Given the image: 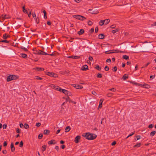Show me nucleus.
Instances as JSON below:
<instances>
[{"mask_svg":"<svg viewBox=\"0 0 156 156\" xmlns=\"http://www.w3.org/2000/svg\"><path fill=\"white\" fill-rule=\"evenodd\" d=\"M88 58H89V59L90 61H91L93 60V57L90 56H89Z\"/></svg>","mask_w":156,"mask_h":156,"instance_id":"52","label":"nucleus"},{"mask_svg":"<svg viewBox=\"0 0 156 156\" xmlns=\"http://www.w3.org/2000/svg\"><path fill=\"white\" fill-rule=\"evenodd\" d=\"M156 131H154L151 132L150 134V135L151 136H154V135L156 134Z\"/></svg>","mask_w":156,"mask_h":156,"instance_id":"23","label":"nucleus"},{"mask_svg":"<svg viewBox=\"0 0 156 156\" xmlns=\"http://www.w3.org/2000/svg\"><path fill=\"white\" fill-rule=\"evenodd\" d=\"M43 149H42V151H44L46 149L47 147V146L46 145H44L42 147Z\"/></svg>","mask_w":156,"mask_h":156,"instance_id":"31","label":"nucleus"},{"mask_svg":"<svg viewBox=\"0 0 156 156\" xmlns=\"http://www.w3.org/2000/svg\"><path fill=\"white\" fill-rule=\"evenodd\" d=\"M115 25H112L110 26V27L112 29H113L115 28Z\"/></svg>","mask_w":156,"mask_h":156,"instance_id":"62","label":"nucleus"},{"mask_svg":"<svg viewBox=\"0 0 156 156\" xmlns=\"http://www.w3.org/2000/svg\"><path fill=\"white\" fill-rule=\"evenodd\" d=\"M21 56L23 58H26L27 57V55L26 54L22 53L21 54Z\"/></svg>","mask_w":156,"mask_h":156,"instance_id":"24","label":"nucleus"},{"mask_svg":"<svg viewBox=\"0 0 156 156\" xmlns=\"http://www.w3.org/2000/svg\"><path fill=\"white\" fill-rule=\"evenodd\" d=\"M99 38L100 39H103L104 38V35L103 34H100L98 35Z\"/></svg>","mask_w":156,"mask_h":156,"instance_id":"18","label":"nucleus"},{"mask_svg":"<svg viewBox=\"0 0 156 156\" xmlns=\"http://www.w3.org/2000/svg\"><path fill=\"white\" fill-rule=\"evenodd\" d=\"M128 77L126 75V74L124 75L122 77V79H123V80H125L127 79H128Z\"/></svg>","mask_w":156,"mask_h":156,"instance_id":"28","label":"nucleus"},{"mask_svg":"<svg viewBox=\"0 0 156 156\" xmlns=\"http://www.w3.org/2000/svg\"><path fill=\"white\" fill-rule=\"evenodd\" d=\"M24 126L25 128L26 129H27L29 127V125L26 123L24 124Z\"/></svg>","mask_w":156,"mask_h":156,"instance_id":"36","label":"nucleus"},{"mask_svg":"<svg viewBox=\"0 0 156 156\" xmlns=\"http://www.w3.org/2000/svg\"><path fill=\"white\" fill-rule=\"evenodd\" d=\"M88 25H91L92 24V22L90 20H89L88 23Z\"/></svg>","mask_w":156,"mask_h":156,"instance_id":"53","label":"nucleus"},{"mask_svg":"<svg viewBox=\"0 0 156 156\" xmlns=\"http://www.w3.org/2000/svg\"><path fill=\"white\" fill-rule=\"evenodd\" d=\"M41 125V124L40 122H38L36 123V126L37 127L40 126Z\"/></svg>","mask_w":156,"mask_h":156,"instance_id":"47","label":"nucleus"},{"mask_svg":"<svg viewBox=\"0 0 156 156\" xmlns=\"http://www.w3.org/2000/svg\"><path fill=\"white\" fill-rule=\"evenodd\" d=\"M72 94L70 92L68 91V92L67 94V95L68 96H70Z\"/></svg>","mask_w":156,"mask_h":156,"instance_id":"55","label":"nucleus"},{"mask_svg":"<svg viewBox=\"0 0 156 156\" xmlns=\"http://www.w3.org/2000/svg\"><path fill=\"white\" fill-rule=\"evenodd\" d=\"M88 69V66L87 65H84L82 66L81 67V69L82 70H86Z\"/></svg>","mask_w":156,"mask_h":156,"instance_id":"11","label":"nucleus"},{"mask_svg":"<svg viewBox=\"0 0 156 156\" xmlns=\"http://www.w3.org/2000/svg\"><path fill=\"white\" fill-rule=\"evenodd\" d=\"M9 37V35H6V34H5L3 35V38L4 39H6Z\"/></svg>","mask_w":156,"mask_h":156,"instance_id":"22","label":"nucleus"},{"mask_svg":"<svg viewBox=\"0 0 156 156\" xmlns=\"http://www.w3.org/2000/svg\"><path fill=\"white\" fill-rule=\"evenodd\" d=\"M55 149L57 150V151H58L59 150V147L58 146H56L55 147Z\"/></svg>","mask_w":156,"mask_h":156,"instance_id":"60","label":"nucleus"},{"mask_svg":"<svg viewBox=\"0 0 156 156\" xmlns=\"http://www.w3.org/2000/svg\"><path fill=\"white\" fill-rule=\"evenodd\" d=\"M153 125L152 124L149 125L148 126V128L150 129L152 128L153 127Z\"/></svg>","mask_w":156,"mask_h":156,"instance_id":"51","label":"nucleus"},{"mask_svg":"<svg viewBox=\"0 0 156 156\" xmlns=\"http://www.w3.org/2000/svg\"><path fill=\"white\" fill-rule=\"evenodd\" d=\"M144 86L145 88H148L150 87L149 85L146 84H144Z\"/></svg>","mask_w":156,"mask_h":156,"instance_id":"49","label":"nucleus"},{"mask_svg":"<svg viewBox=\"0 0 156 156\" xmlns=\"http://www.w3.org/2000/svg\"><path fill=\"white\" fill-rule=\"evenodd\" d=\"M1 42L8 43L9 42V41L5 40H2V41H0V42Z\"/></svg>","mask_w":156,"mask_h":156,"instance_id":"43","label":"nucleus"},{"mask_svg":"<svg viewBox=\"0 0 156 156\" xmlns=\"http://www.w3.org/2000/svg\"><path fill=\"white\" fill-rule=\"evenodd\" d=\"M97 77L98 78H101L102 77V75L100 73H98L97 75Z\"/></svg>","mask_w":156,"mask_h":156,"instance_id":"40","label":"nucleus"},{"mask_svg":"<svg viewBox=\"0 0 156 156\" xmlns=\"http://www.w3.org/2000/svg\"><path fill=\"white\" fill-rule=\"evenodd\" d=\"M70 129V127L69 126H67L65 129V131L66 132H69Z\"/></svg>","mask_w":156,"mask_h":156,"instance_id":"19","label":"nucleus"},{"mask_svg":"<svg viewBox=\"0 0 156 156\" xmlns=\"http://www.w3.org/2000/svg\"><path fill=\"white\" fill-rule=\"evenodd\" d=\"M23 12L25 13L28 14V12L25 9V6H23Z\"/></svg>","mask_w":156,"mask_h":156,"instance_id":"29","label":"nucleus"},{"mask_svg":"<svg viewBox=\"0 0 156 156\" xmlns=\"http://www.w3.org/2000/svg\"><path fill=\"white\" fill-rule=\"evenodd\" d=\"M35 79L37 80H42V78L41 77H40L38 76H35Z\"/></svg>","mask_w":156,"mask_h":156,"instance_id":"33","label":"nucleus"},{"mask_svg":"<svg viewBox=\"0 0 156 156\" xmlns=\"http://www.w3.org/2000/svg\"><path fill=\"white\" fill-rule=\"evenodd\" d=\"M89 12L93 14H97L99 12L97 9H90L89 10Z\"/></svg>","mask_w":156,"mask_h":156,"instance_id":"5","label":"nucleus"},{"mask_svg":"<svg viewBox=\"0 0 156 156\" xmlns=\"http://www.w3.org/2000/svg\"><path fill=\"white\" fill-rule=\"evenodd\" d=\"M10 16L7 15H2L0 17V19L2 20H5V19H10Z\"/></svg>","mask_w":156,"mask_h":156,"instance_id":"7","label":"nucleus"},{"mask_svg":"<svg viewBox=\"0 0 156 156\" xmlns=\"http://www.w3.org/2000/svg\"><path fill=\"white\" fill-rule=\"evenodd\" d=\"M105 69L106 71H108L109 70V67L108 66H106L105 68Z\"/></svg>","mask_w":156,"mask_h":156,"instance_id":"50","label":"nucleus"},{"mask_svg":"<svg viewBox=\"0 0 156 156\" xmlns=\"http://www.w3.org/2000/svg\"><path fill=\"white\" fill-rule=\"evenodd\" d=\"M116 89L113 88L110 89H109V90H111L113 92H115L116 91Z\"/></svg>","mask_w":156,"mask_h":156,"instance_id":"46","label":"nucleus"},{"mask_svg":"<svg viewBox=\"0 0 156 156\" xmlns=\"http://www.w3.org/2000/svg\"><path fill=\"white\" fill-rule=\"evenodd\" d=\"M7 145V143L6 141H4L3 143V146L4 147L6 146Z\"/></svg>","mask_w":156,"mask_h":156,"instance_id":"58","label":"nucleus"},{"mask_svg":"<svg viewBox=\"0 0 156 156\" xmlns=\"http://www.w3.org/2000/svg\"><path fill=\"white\" fill-rule=\"evenodd\" d=\"M137 140H139L140 138V136H136Z\"/></svg>","mask_w":156,"mask_h":156,"instance_id":"63","label":"nucleus"},{"mask_svg":"<svg viewBox=\"0 0 156 156\" xmlns=\"http://www.w3.org/2000/svg\"><path fill=\"white\" fill-rule=\"evenodd\" d=\"M104 21H105V22H104V24L105 25L107 24L110 22L109 20H104Z\"/></svg>","mask_w":156,"mask_h":156,"instance_id":"41","label":"nucleus"},{"mask_svg":"<svg viewBox=\"0 0 156 156\" xmlns=\"http://www.w3.org/2000/svg\"><path fill=\"white\" fill-rule=\"evenodd\" d=\"M68 58L74 59H78L80 58V56H72L68 57Z\"/></svg>","mask_w":156,"mask_h":156,"instance_id":"16","label":"nucleus"},{"mask_svg":"<svg viewBox=\"0 0 156 156\" xmlns=\"http://www.w3.org/2000/svg\"><path fill=\"white\" fill-rule=\"evenodd\" d=\"M84 32V30L83 29H81L80 31L77 33L79 35H81L83 34Z\"/></svg>","mask_w":156,"mask_h":156,"instance_id":"15","label":"nucleus"},{"mask_svg":"<svg viewBox=\"0 0 156 156\" xmlns=\"http://www.w3.org/2000/svg\"><path fill=\"white\" fill-rule=\"evenodd\" d=\"M47 24L49 25H50L51 24V22L50 21H47Z\"/></svg>","mask_w":156,"mask_h":156,"instance_id":"61","label":"nucleus"},{"mask_svg":"<svg viewBox=\"0 0 156 156\" xmlns=\"http://www.w3.org/2000/svg\"><path fill=\"white\" fill-rule=\"evenodd\" d=\"M150 64V62H148L147 64H145L144 65V66H143L142 68H145V67H146L149 64Z\"/></svg>","mask_w":156,"mask_h":156,"instance_id":"44","label":"nucleus"},{"mask_svg":"<svg viewBox=\"0 0 156 156\" xmlns=\"http://www.w3.org/2000/svg\"><path fill=\"white\" fill-rule=\"evenodd\" d=\"M140 145H141V143H139L137 144H136L133 147H140Z\"/></svg>","mask_w":156,"mask_h":156,"instance_id":"32","label":"nucleus"},{"mask_svg":"<svg viewBox=\"0 0 156 156\" xmlns=\"http://www.w3.org/2000/svg\"><path fill=\"white\" fill-rule=\"evenodd\" d=\"M21 48L24 50L25 51H28V50L27 49L23 47H22Z\"/></svg>","mask_w":156,"mask_h":156,"instance_id":"45","label":"nucleus"},{"mask_svg":"<svg viewBox=\"0 0 156 156\" xmlns=\"http://www.w3.org/2000/svg\"><path fill=\"white\" fill-rule=\"evenodd\" d=\"M11 148L12 151L14 152L15 150V148L14 146V144L13 143H11Z\"/></svg>","mask_w":156,"mask_h":156,"instance_id":"14","label":"nucleus"},{"mask_svg":"<svg viewBox=\"0 0 156 156\" xmlns=\"http://www.w3.org/2000/svg\"><path fill=\"white\" fill-rule=\"evenodd\" d=\"M19 76L14 75H10L8 76L7 78V81L9 82L11 80H16L18 79Z\"/></svg>","mask_w":156,"mask_h":156,"instance_id":"2","label":"nucleus"},{"mask_svg":"<svg viewBox=\"0 0 156 156\" xmlns=\"http://www.w3.org/2000/svg\"><path fill=\"white\" fill-rule=\"evenodd\" d=\"M104 22H105V21L104 20H101L99 23L100 25L101 26L103 25L104 24Z\"/></svg>","mask_w":156,"mask_h":156,"instance_id":"27","label":"nucleus"},{"mask_svg":"<svg viewBox=\"0 0 156 156\" xmlns=\"http://www.w3.org/2000/svg\"><path fill=\"white\" fill-rule=\"evenodd\" d=\"M43 12L44 13V19H47V16H46V11L45 10H44L43 11Z\"/></svg>","mask_w":156,"mask_h":156,"instance_id":"26","label":"nucleus"},{"mask_svg":"<svg viewBox=\"0 0 156 156\" xmlns=\"http://www.w3.org/2000/svg\"><path fill=\"white\" fill-rule=\"evenodd\" d=\"M69 71L68 70H66L64 71V74L65 75L68 74L69 73Z\"/></svg>","mask_w":156,"mask_h":156,"instance_id":"38","label":"nucleus"},{"mask_svg":"<svg viewBox=\"0 0 156 156\" xmlns=\"http://www.w3.org/2000/svg\"><path fill=\"white\" fill-rule=\"evenodd\" d=\"M43 134L41 133L38 136V138L39 139H41L43 137Z\"/></svg>","mask_w":156,"mask_h":156,"instance_id":"35","label":"nucleus"},{"mask_svg":"<svg viewBox=\"0 0 156 156\" xmlns=\"http://www.w3.org/2000/svg\"><path fill=\"white\" fill-rule=\"evenodd\" d=\"M23 143L22 141H21L20 142V147H22L23 146Z\"/></svg>","mask_w":156,"mask_h":156,"instance_id":"48","label":"nucleus"},{"mask_svg":"<svg viewBox=\"0 0 156 156\" xmlns=\"http://www.w3.org/2000/svg\"><path fill=\"white\" fill-rule=\"evenodd\" d=\"M33 50L34 51V53L36 54L43 55H49L46 52L42 51L41 50H37L36 49V48H34L33 49Z\"/></svg>","mask_w":156,"mask_h":156,"instance_id":"3","label":"nucleus"},{"mask_svg":"<svg viewBox=\"0 0 156 156\" xmlns=\"http://www.w3.org/2000/svg\"><path fill=\"white\" fill-rule=\"evenodd\" d=\"M63 98L66 99V102L69 101V96H68V97H67V98H64V97H63Z\"/></svg>","mask_w":156,"mask_h":156,"instance_id":"42","label":"nucleus"},{"mask_svg":"<svg viewBox=\"0 0 156 156\" xmlns=\"http://www.w3.org/2000/svg\"><path fill=\"white\" fill-rule=\"evenodd\" d=\"M92 93L93 94V95H96L97 94V93L96 92L94 91H92Z\"/></svg>","mask_w":156,"mask_h":156,"instance_id":"54","label":"nucleus"},{"mask_svg":"<svg viewBox=\"0 0 156 156\" xmlns=\"http://www.w3.org/2000/svg\"><path fill=\"white\" fill-rule=\"evenodd\" d=\"M48 144H56V142H55L54 140H51L48 142Z\"/></svg>","mask_w":156,"mask_h":156,"instance_id":"12","label":"nucleus"},{"mask_svg":"<svg viewBox=\"0 0 156 156\" xmlns=\"http://www.w3.org/2000/svg\"><path fill=\"white\" fill-rule=\"evenodd\" d=\"M35 69L37 70V71H43L44 70V69L43 68H39L36 67L35 68Z\"/></svg>","mask_w":156,"mask_h":156,"instance_id":"17","label":"nucleus"},{"mask_svg":"<svg viewBox=\"0 0 156 156\" xmlns=\"http://www.w3.org/2000/svg\"><path fill=\"white\" fill-rule=\"evenodd\" d=\"M95 68L98 70H101V68L100 67L99 65H97L95 67Z\"/></svg>","mask_w":156,"mask_h":156,"instance_id":"34","label":"nucleus"},{"mask_svg":"<svg viewBox=\"0 0 156 156\" xmlns=\"http://www.w3.org/2000/svg\"><path fill=\"white\" fill-rule=\"evenodd\" d=\"M122 58L126 60H128L129 59V56L126 55H124L123 56Z\"/></svg>","mask_w":156,"mask_h":156,"instance_id":"25","label":"nucleus"},{"mask_svg":"<svg viewBox=\"0 0 156 156\" xmlns=\"http://www.w3.org/2000/svg\"><path fill=\"white\" fill-rule=\"evenodd\" d=\"M116 144V142L115 141L113 142L111 144L113 146L115 145Z\"/></svg>","mask_w":156,"mask_h":156,"instance_id":"59","label":"nucleus"},{"mask_svg":"<svg viewBox=\"0 0 156 156\" xmlns=\"http://www.w3.org/2000/svg\"><path fill=\"white\" fill-rule=\"evenodd\" d=\"M113 69H114V70L113 71L115 72H116V71H117V67L116 66H115L114 68H113Z\"/></svg>","mask_w":156,"mask_h":156,"instance_id":"64","label":"nucleus"},{"mask_svg":"<svg viewBox=\"0 0 156 156\" xmlns=\"http://www.w3.org/2000/svg\"><path fill=\"white\" fill-rule=\"evenodd\" d=\"M47 74L49 76L53 77H56L57 76V75L56 74L52 72H48Z\"/></svg>","mask_w":156,"mask_h":156,"instance_id":"8","label":"nucleus"},{"mask_svg":"<svg viewBox=\"0 0 156 156\" xmlns=\"http://www.w3.org/2000/svg\"><path fill=\"white\" fill-rule=\"evenodd\" d=\"M73 16V18L77 20H82L83 19H86L85 17L80 15H74Z\"/></svg>","mask_w":156,"mask_h":156,"instance_id":"4","label":"nucleus"},{"mask_svg":"<svg viewBox=\"0 0 156 156\" xmlns=\"http://www.w3.org/2000/svg\"><path fill=\"white\" fill-rule=\"evenodd\" d=\"M53 88L61 92L62 89L58 86H55L54 85H51V86Z\"/></svg>","mask_w":156,"mask_h":156,"instance_id":"6","label":"nucleus"},{"mask_svg":"<svg viewBox=\"0 0 156 156\" xmlns=\"http://www.w3.org/2000/svg\"><path fill=\"white\" fill-rule=\"evenodd\" d=\"M113 95V94L112 93H108L107 94V96L108 97H111Z\"/></svg>","mask_w":156,"mask_h":156,"instance_id":"39","label":"nucleus"},{"mask_svg":"<svg viewBox=\"0 0 156 156\" xmlns=\"http://www.w3.org/2000/svg\"><path fill=\"white\" fill-rule=\"evenodd\" d=\"M94 31V28H91L90 30V31L91 33H93Z\"/></svg>","mask_w":156,"mask_h":156,"instance_id":"57","label":"nucleus"},{"mask_svg":"<svg viewBox=\"0 0 156 156\" xmlns=\"http://www.w3.org/2000/svg\"><path fill=\"white\" fill-rule=\"evenodd\" d=\"M82 136L85 138L89 140H93L96 138L97 135L94 134L90 133H83Z\"/></svg>","mask_w":156,"mask_h":156,"instance_id":"1","label":"nucleus"},{"mask_svg":"<svg viewBox=\"0 0 156 156\" xmlns=\"http://www.w3.org/2000/svg\"><path fill=\"white\" fill-rule=\"evenodd\" d=\"M7 126V125L4 124L3 125V129H5L6 128Z\"/></svg>","mask_w":156,"mask_h":156,"instance_id":"56","label":"nucleus"},{"mask_svg":"<svg viewBox=\"0 0 156 156\" xmlns=\"http://www.w3.org/2000/svg\"><path fill=\"white\" fill-rule=\"evenodd\" d=\"M61 92H63L65 94L67 95L68 92V91L66 90L62 89Z\"/></svg>","mask_w":156,"mask_h":156,"instance_id":"20","label":"nucleus"},{"mask_svg":"<svg viewBox=\"0 0 156 156\" xmlns=\"http://www.w3.org/2000/svg\"><path fill=\"white\" fill-rule=\"evenodd\" d=\"M80 139V136H77L75 138L74 141L76 143H78L79 142V140Z\"/></svg>","mask_w":156,"mask_h":156,"instance_id":"9","label":"nucleus"},{"mask_svg":"<svg viewBox=\"0 0 156 156\" xmlns=\"http://www.w3.org/2000/svg\"><path fill=\"white\" fill-rule=\"evenodd\" d=\"M73 86L76 89H82L83 88L82 86L78 84L74 85Z\"/></svg>","mask_w":156,"mask_h":156,"instance_id":"10","label":"nucleus"},{"mask_svg":"<svg viewBox=\"0 0 156 156\" xmlns=\"http://www.w3.org/2000/svg\"><path fill=\"white\" fill-rule=\"evenodd\" d=\"M32 15L33 17V18L35 20H37V19H38V17H37L35 13L34 12L32 13Z\"/></svg>","mask_w":156,"mask_h":156,"instance_id":"21","label":"nucleus"},{"mask_svg":"<svg viewBox=\"0 0 156 156\" xmlns=\"http://www.w3.org/2000/svg\"><path fill=\"white\" fill-rule=\"evenodd\" d=\"M118 31V30L117 29H116L113 30L112 31V33L113 34H114L115 33L117 32Z\"/></svg>","mask_w":156,"mask_h":156,"instance_id":"37","label":"nucleus"},{"mask_svg":"<svg viewBox=\"0 0 156 156\" xmlns=\"http://www.w3.org/2000/svg\"><path fill=\"white\" fill-rule=\"evenodd\" d=\"M103 101V99H101L100 101L99 105L98 106V108H101L102 106V103Z\"/></svg>","mask_w":156,"mask_h":156,"instance_id":"13","label":"nucleus"},{"mask_svg":"<svg viewBox=\"0 0 156 156\" xmlns=\"http://www.w3.org/2000/svg\"><path fill=\"white\" fill-rule=\"evenodd\" d=\"M49 133V131L47 129H45L44 131V133L45 134H48Z\"/></svg>","mask_w":156,"mask_h":156,"instance_id":"30","label":"nucleus"}]
</instances>
